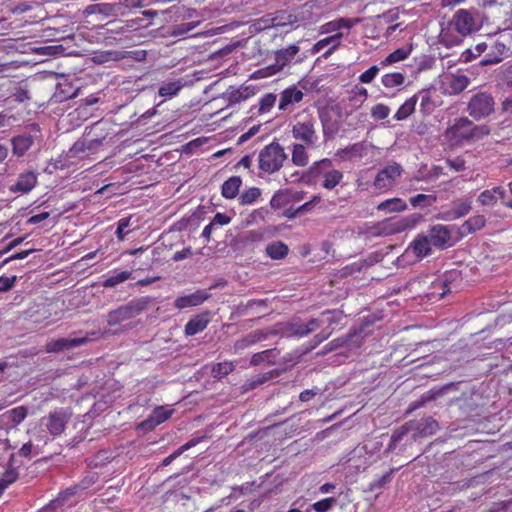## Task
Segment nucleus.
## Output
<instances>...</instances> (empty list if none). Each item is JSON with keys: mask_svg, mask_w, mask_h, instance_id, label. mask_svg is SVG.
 Wrapping results in <instances>:
<instances>
[{"mask_svg": "<svg viewBox=\"0 0 512 512\" xmlns=\"http://www.w3.org/2000/svg\"><path fill=\"white\" fill-rule=\"evenodd\" d=\"M316 126V118L304 110L295 116L291 124L292 137L299 143L306 144L308 148L315 149L319 146L320 139Z\"/></svg>", "mask_w": 512, "mask_h": 512, "instance_id": "f257e3e1", "label": "nucleus"}, {"mask_svg": "<svg viewBox=\"0 0 512 512\" xmlns=\"http://www.w3.org/2000/svg\"><path fill=\"white\" fill-rule=\"evenodd\" d=\"M153 302L154 299L150 296L134 298L117 309L110 311L107 315V323L109 326H114L131 320L147 310Z\"/></svg>", "mask_w": 512, "mask_h": 512, "instance_id": "f03ea898", "label": "nucleus"}, {"mask_svg": "<svg viewBox=\"0 0 512 512\" xmlns=\"http://www.w3.org/2000/svg\"><path fill=\"white\" fill-rule=\"evenodd\" d=\"M300 51L297 44L289 45L286 48L275 52V62L265 68L259 69L252 74L254 79H262L273 76L289 65Z\"/></svg>", "mask_w": 512, "mask_h": 512, "instance_id": "7ed1b4c3", "label": "nucleus"}, {"mask_svg": "<svg viewBox=\"0 0 512 512\" xmlns=\"http://www.w3.org/2000/svg\"><path fill=\"white\" fill-rule=\"evenodd\" d=\"M286 158L284 148L278 143H271L259 153V168L264 172L273 173L282 167Z\"/></svg>", "mask_w": 512, "mask_h": 512, "instance_id": "20e7f679", "label": "nucleus"}, {"mask_svg": "<svg viewBox=\"0 0 512 512\" xmlns=\"http://www.w3.org/2000/svg\"><path fill=\"white\" fill-rule=\"evenodd\" d=\"M309 173L312 176L323 177L322 186L325 189H334L343 179V173L340 170L332 169V162L330 159H322L314 162L309 167Z\"/></svg>", "mask_w": 512, "mask_h": 512, "instance_id": "39448f33", "label": "nucleus"}, {"mask_svg": "<svg viewBox=\"0 0 512 512\" xmlns=\"http://www.w3.org/2000/svg\"><path fill=\"white\" fill-rule=\"evenodd\" d=\"M495 102L493 97L486 92L473 95L468 102L467 112L475 120H481L494 112Z\"/></svg>", "mask_w": 512, "mask_h": 512, "instance_id": "423d86ee", "label": "nucleus"}, {"mask_svg": "<svg viewBox=\"0 0 512 512\" xmlns=\"http://www.w3.org/2000/svg\"><path fill=\"white\" fill-rule=\"evenodd\" d=\"M469 82V78L460 70L455 73H445L439 78L440 89L446 95L461 93L467 88Z\"/></svg>", "mask_w": 512, "mask_h": 512, "instance_id": "0eeeda50", "label": "nucleus"}, {"mask_svg": "<svg viewBox=\"0 0 512 512\" xmlns=\"http://www.w3.org/2000/svg\"><path fill=\"white\" fill-rule=\"evenodd\" d=\"M100 123L94 124L90 131L84 135L81 139L76 141L70 148V154L73 157H82L87 151H93L97 147L101 146L105 137H98L96 131L99 129Z\"/></svg>", "mask_w": 512, "mask_h": 512, "instance_id": "6e6552de", "label": "nucleus"}, {"mask_svg": "<svg viewBox=\"0 0 512 512\" xmlns=\"http://www.w3.org/2000/svg\"><path fill=\"white\" fill-rule=\"evenodd\" d=\"M451 25L461 36H468L480 29L475 17L466 9H460L453 15Z\"/></svg>", "mask_w": 512, "mask_h": 512, "instance_id": "1a4fd4ad", "label": "nucleus"}, {"mask_svg": "<svg viewBox=\"0 0 512 512\" xmlns=\"http://www.w3.org/2000/svg\"><path fill=\"white\" fill-rule=\"evenodd\" d=\"M70 414L64 409L54 410L41 419L47 431L53 436H60L66 428Z\"/></svg>", "mask_w": 512, "mask_h": 512, "instance_id": "9d476101", "label": "nucleus"}, {"mask_svg": "<svg viewBox=\"0 0 512 512\" xmlns=\"http://www.w3.org/2000/svg\"><path fill=\"white\" fill-rule=\"evenodd\" d=\"M484 128L474 126L468 118H460L454 125L448 128L447 133L457 141H460L478 136V132Z\"/></svg>", "mask_w": 512, "mask_h": 512, "instance_id": "9b49d317", "label": "nucleus"}, {"mask_svg": "<svg viewBox=\"0 0 512 512\" xmlns=\"http://www.w3.org/2000/svg\"><path fill=\"white\" fill-rule=\"evenodd\" d=\"M402 168L399 164H392L381 169L374 180V186L378 190H388L394 186L400 177Z\"/></svg>", "mask_w": 512, "mask_h": 512, "instance_id": "f8f14e48", "label": "nucleus"}, {"mask_svg": "<svg viewBox=\"0 0 512 512\" xmlns=\"http://www.w3.org/2000/svg\"><path fill=\"white\" fill-rule=\"evenodd\" d=\"M87 342V337L52 339L46 343L45 352L59 353L65 350H71L73 348L79 347L86 344Z\"/></svg>", "mask_w": 512, "mask_h": 512, "instance_id": "ddd939ff", "label": "nucleus"}, {"mask_svg": "<svg viewBox=\"0 0 512 512\" xmlns=\"http://www.w3.org/2000/svg\"><path fill=\"white\" fill-rule=\"evenodd\" d=\"M428 237L433 246L445 248L452 245V235L448 226L440 224L432 226Z\"/></svg>", "mask_w": 512, "mask_h": 512, "instance_id": "4468645a", "label": "nucleus"}, {"mask_svg": "<svg viewBox=\"0 0 512 512\" xmlns=\"http://www.w3.org/2000/svg\"><path fill=\"white\" fill-rule=\"evenodd\" d=\"M210 297V294L205 290H197L191 294L179 296L174 301V307L182 310L201 305Z\"/></svg>", "mask_w": 512, "mask_h": 512, "instance_id": "2eb2a0df", "label": "nucleus"}, {"mask_svg": "<svg viewBox=\"0 0 512 512\" xmlns=\"http://www.w3.org/2000/svg\"><path fill=\"white\" fill-rule=\"evenodd\" d=\"M303 98L304 92L297 86L292 85L281 92L278 109L286 111L290 106L300 103Z\"/></svg>", "mask_w": 512, "mask_h": 512, "instance_id": "dca6fc26", "label": "nucleus"}, {"mask_svg": "<svg viewBox=\"0 0 512 512\" xmlns=\"http://www.w3.org/2000/svg\"><path fill=\"white\" fill-rule=\"evenodd\" d=\"M369 145L364 142L355 143L351 146L337 150L336 157L341 161H353L361 159L368 153Z\"/></svg>", "mask_w": 512, "mask_h": 512, "instance_id": "f3484780", "label": "nucleus"}, {"mask_svg": "<svg viewBox=\"0 0 512 512\" xmlns=\"http://www.w3.org/2000/svg\"><path fill=\"white\" fill-rule=\"evenodd\" d=\"M341 317L342 314L337 311H325L320 315L319 318L321 326L327 325V327L314 337L315 345L322 343L332 334L333 330L329 329L328 327L335 323H338Z\"/></svg>", "mask_w": 512, "mask_h": 512, "instance_id": "a211bd4d", "label": "nucleus"}, {"mask_svg": "<svg viewBox=\"0 0 512 512\" xmlns=\"http://www.w3.org/2000/svg\"><path fill=\"white\" fill-rule=\"evenodd\" d=\"M471 201L468 199H459L455 201L449 210L441 213V219L452 221L467 215L471 210Z\"/></svg>", "mask_w": 512, "mask_h": 512, "instance_id": "6ab92c4d", "label": "nucleus"}, {"mask_svg": "<svg viewBox=\"0 0 512 512\" xmlns=\"http://www.w3.org/2000/svg\"><path fill=\"white\" fill-rule=\"evenodd\" d=\"M419 221V216L410 215L385 224L384 230L388 234L401 233L407 229H412Z\"/></svg>", "mask_w": 512, "mask_h": 512, "instance_id": "aec40b11", "label": "nucleus"}, {"mask_svg": "<svg viewBox=\"0 0 512 512\" xmlns=\"http://www.w3.org/2000/svg\"><path fill=\"white\" fill-rule=\"evenodd\" d=\"M210 322V313L204 312L191 318L185 325L184 332L187 336H193L205 330Z\"/></svg>", "mask_w": 512, "mask_h": 512, "instance_id": "412c9836", "label": "nucleus"}, {"mask_svg": "<svg viewBox=\"0 0 512 512\" xmlns=\"http://www.w3.org/2000/svg\"><path fill=\"white\" fill-rule=\"evenodd\" d=\"M37 183V176L32 171L21 173L16 183L11 186L12 192L28 193L30 192Z\"/></svg>", "mask_w": 512, "mask_h": 512, "instance_id": "4be33fe9", "label": "nucleus"}, {"mask_svg": "<svg viewBox=\"0 0 512 512\" xmlns=\"http://www.w3.org/2000/svg\"><path fill=\"white\" fill-rule=\"evenodd\" d=\"M431 241L428 236H418L408 247L407 252H412L418 259H422L431 253Z\"/></svg>", "mask_w": 512, "mask_h": 512, "instance_id": "5701e85b", "label": "nucleus"}, {"mask_svg": "<svg viewBox=\"0 0 512 512\" xmlns=\"http://www.w3.org/2000/svg\"><path fill=\"white\" fill-rule=\"evenodd\" d=\"M506 197V191L502 187H494L481 192L478 197V202L484 206H493L496 204L498 199H503L505 201Z\"/></svg>", "mask_w": 512, "mask_h": 512, "instance_id": "b1692460", "label": "nucleus"}, {"mask_svg": "<svg viewBox=\"0 0 512 512\" xmlns=\"http://www.w3.org/2000/svg\"><path fill=\"white\" fill-rule=\"evenodd\" d=\"M342 33H335L332 36L326 37L324 39L316 42L312 48V53H318L323 50L325 47L329 46V49L325 52L324 56L330 55L333 51H335L341 44Z\"/></svg>", "mask_w": 512, "mask_h": 512, "instance_id": "393cba45", "label": "nucleus"}, {"mask_svg": "<svg viewBox=\"0 0 512 512\" xmlns=\"http://www.w3.org/2000/svg\"><path fill=\"white\" fill-rule=\"evenodd\" d=\"M254 94V89L249 86H242L239 88L230 87L226 92L229 105H234L240 103L241 101H245L252 97Z\"/></svg>", "mask_w": 512, "mask_h": 512, "instance_id": "a878e982", "label": "nucleus"}, {"mask_svg": "<svg viewBox=\"0 0 512 512\" xmlns=\"http://www.w3.org/2000/svg\"><path fill=\"white\" fill-rule=\"evenodd\" d=\"M11 142L14 155L21 157L31 148L34 139L30 134L24 133L13 137Z\"/></svg>", "mask_w": 512, "mask_h": 512, "instance_id": "bb28decb", "label": "nucleus"}, {"mask_svg": "<svg viewBox=\"0 0 512 512\" xmlns=\"http://www.w3.org/2000/svg\"><path fill=\"white\" fill-rule=\"evenodd\" d=\"M308 149L304 143H294L291 152L292 163L299 167H305L309 163Z\"/></svg>", "mask_w": 512, "mask_h": 512, "instance_id": "cd10ccee", "label": "nucleus"}, {"mask_svg": "<svg viewBox=\"0 0 512 512\" xmlns=\"http://www.w3.org/2000/svg\"><path fill=\"white\" fill-rule=\"evenodd\" d=\"M355 22L357 20H351V19H345V18H339L330 22H327L323 24L320 27V32L323 34H329V33H339L338 31L345 28L350 29L354 26Z\"/></svg>", "mask_w": 512, "mask_h": 512, "instance_id": "c85d7f7f", "label": "nucleus"}, {"mask_svg": "<svg viewBox=\"0 0 512 512\" xmlns=\"http://www.w3.org/2000/svg\"><path fill=\"white\" fill-rule=\"evenodd\" d=\"M434 94L435 92L431 89L421 90L417 94L420 97V109L422 112L430 114L438 106Z\"/></svg>", "mask_w": 512, "mask_h": 512, "instance_id": "c756f323", "label": "nucleus"}, {"mask_svg": "<svg viewBox=\"0 0 512 512\" xmlns=\"http://www.w3.org/2000/svg\"><path fill=\"white\" fill-rule=\"evenodd\" d=\"M283 17L281 19H278V17L275 18H261L257 21L255 24L257 30L266 29L269 27H276V26H283L286 24H293L297 22V17L289 14L287 16V21H282Z\"/></svg>", "mask_w": 512, "mask_h": 512, "instance_id": "7c9ffc66", "label": "nucleus"}, {"mask_svg": "<svg viewBox=\"0 0 512 512\" xmlns=\"http://www.w3.org/2000/svg\"><path fill=\"white\" fill-rule=\"evenodd\" d=\"M377 209L385 212H401L407 209V204L401 198H391L381 202Z\"/></svg>", "mask_w": 512, "mask_h": 512, "instance_id": "2f4dec72", "label": "nucleus"}, {"mask_svg": "<svg viewBox=\"0 0 512 512\" xmlns=\"http://www.w3.org/2000/svg\"><path fill=\"white\" fill-rule=\"evenodd\" d=\"M418 101V95H414L407 99L397 110L394 118L398 121L404 120L409 117L415 110V106Z\"/></svg>", "mask_w": 512, "mask_h": 512, "instance_id": "473e14b6", "label": "nucleus"}, {"mask_svg": "<svg viewBox=\"0 0 512 512\" xmlns=\"http://www.w3.org/2000/svg\"><path fill=\"white\" fill-rule=\"evenodd\" d=\"M405 82V75L400 72L387 73L382 76L381 83L385 88L392 89L402 86Z\"/></svg>", "mask_w": 512, "mask_h": 512, "instance_id": "72a5a7b5", "label": "nucleus"}, {"mask_svg": "<svg viewBox=\"0 0 512 512\" xmlns=\"http://www.w3.org/2000/svg\"><path fill=\"white\" fill-rule=\"evenodd\" d=\"M485 223L486 219L483 215H475L462 224V231L464 233H473L482 229L485 226Z\"/></svg>", "mask_w": 512, "mask_h": 512, "instance_id": "f704fd0d", "label": "nucleus"}, {"mask_svg": "<svg viewBox=\"0 0 512 512\" xmlns=\"http://www.w3.org/2000/svg\"><path fill=\"white\" fill-rule=\"evenodd\" d=\"M145 6V0H118L114 4L116 11L121 15H124L136 8H142Z\"/></svg>", "mask_w": 512, "mask_h": 512, "instance_id": "c9c22d12", "label": "nucleus"}, {"mask_svg": "<svg viewBox=\"0 0 512 512\" xmlns=\"http://www.w3.org/2000/svg\"><path fill=\"white\" fill-rule=\"evenodd\" d=\"M132 277V272L125 270L121 271L119 273H114L112 275H109L102 283L103 287L105 288H112L117 286L118 284H121L125 282L126 280L130 279Z\"/></svg>", "mask_w": 512, "mask_h": 512, "instance_id": "e433bc0d", "label": "nucleus"}, {"mask_svg": "<svg viewBox=\"0 0 512 512\" xmlns=\"http://www.w3.org/2000/svg\"><path fill=\"white\" fill-rule=\"evenodd\" d=\"M244 47H245L246 51L241 53V55L244 58L260 60L263 53L260 49L259 41H256V40L248 41L247 40L245 42Z\"/></svg>", "mask_w": 512, "mask_h": 512, "instance_id": "4c0bfd02", "label": "nucleus"}, {"mask_svg": "<svg viewBox=\"0 0 512 512\" xmlns=\"http://www.w3.org/2000/svg\"><path fill=\"white\" fill-rule=\"evenodd\" d=\"M410 54V49L407 48H399L392 53H390L385 59H383L380 63L382 67H386L393 63L405 60Z\"/></svg>", "mask_w": 512, "mask_h": 512, "instance_id": "58836bf2", "label": "nucleus"}, {"mask_svg": "<svg viewBox=\"0 0 512 512\" xmlns=\"http://www.w3.org/2000/svg\"><path fill=\"white\" fill-rule=\"evenodd\" d=\"M182 88H183V84L181 81L169 82V83L162 85L159 88L158 94L161 97L171 98L173 96H176Z\"/></svg>", "mask_w": 512, "mask_h": 512, "instance_id": "ea45409f", "label": "nucleus"}, {"mask_svg": "<svg viewBox=\"0 0 512 512\" xmlns=\"http://www.w3.org/2000/svg\"><path fill=\"white\" fill-rule=\"evenodd\" d=\"M266 252L272 259H282L287 255L288 247L283 242H274L267 246Z\"/></svg>", "mask_w": 512, "mask_h": 512, "instance_id": "a19ab883", "label": "nucleus"}, {"mask_svg": "<svg viewBox=\"0 0 512 512\" xmlns=\"http://www.w3.org/2000/svg\"><path fill=\"white\" fill-rule=\"evenodd\" d=\"M291 201V192L288 190H280L276 192L270 200V205L274 209H279L287 205Z\"/></svg>", "mask_w": 512, "mask_h": 512, "instance_id": "79ce46f5", "label": "nucleus"}, {"mask_svg": "<svg viewBox=\"0 0 512 512\" xmlns=\"http://www.w3.org/2000/svg\"><path fill=\"white\" fill-rule=\"evenodd\" d=\"M174 413L173 409H169L166 406H156L151 416L154 418L156 424L160 425L167 421Z\"/></svg>", "mask_w": 512, "mask_h": 512, "instance_id": "37998d69", "label": "nucleus"}, {"mask_svg": "<svg viewBox=\"0 0 512 512\" xmlns=\"http://www.w3.org/2000/svg\"><path fill=\"white\" fill-rule=\"evenodd\" d=\"M260 195L261 191L259 188L251 187L240 194L239 202L241 205H251L260 197Z\"/></svg>", "mask_w": 512, "mask_h": 512, "instance_id": "c03bdc74", "label": "nucleus"}, {"mask_svg": "<svg viewBox=\"0 0 512 512\" xmlns=\"http://www.w3.org/2000/svg\"><path fill=\"white\" fill-rule=\"evenodd\" d=\"M224 225V214L217 213L211 223H209L207 226H205L202 236L207 239L209 242L211 240V234L212 231L221 228Z\"/></svg>", "mask_w": 512, "mask_h": 512, "instance_id": "a18cd8bd", "label": "nucleus"}, {"mask_svg": "<svg viewBox=\"0 0 512 512\" xmlns=\"http://www.w3.org/2000/svg\"><path fill=\"white\" fill-rule=\"evenodd\" d=\"M131 217H123L117 222L116 237L119 241H123L128 234L132 231L130 227Z\"/></svg>", "mask_w": 512, "mask_h": 512, "instance_id": "49530a36", "label": "nucleus"}, {"mask_svg": "<svg viewBox=\"0 0 512 512\" xmlns=\"http://www.w3.org/2000/svg\"><path fill=\"white\" fill-rule=\"evenodd\" d=\"M436 201L435 195L418 194L410 199L413 207H429Z\"/></svg>", "mask_w": 512, "mask_h": 512, "instance_id": "de8ad7c7", "label": "nucleus"}, {"mask_svg": "<svg viewBox=\"0 0 512 512\" xmlns=\"http://www.w3.org/2000/svg\"><path fill=\"white\" fill-rule=\"evenodd\" d=\"M277 96L273 93H267L259 99V112L268 113L275 105Z\"/></svg>", "mask_w": 512, "mask_h": 512, "instance_id": "09e8293b", "label": "nucleus"}, {"mask_svg": "<svg viewBox=\"0 0 512 512\" xmlns=\"http://www.w3.org/2000/svg\"><path fill=\"white\" fill-rule=\"evenodd\" d=\"M242 180L240 177L234 176L226 180V198H234L241 187Z\"/></svg>", "mask_w": 512, "mask_h": 512, "instance_id": "8fccbe9b", "label": "nucleus"}, {"mask_svg": "<svg viewBox=\"0 0 512 512\" xmlns=\"http://www.w3.org/2000/svg\"><path fill=\"white\" fill-rule=\"evenodd\" d=\"M98 480L97 473H89L88 475L84 476L80 482L73 488V491L71 494H74L76 490H85L91 487L94 483H96Z\"/></svg>", "mask_w": 512, "mask_h": 512, "instance_id": "3c124183", "label": "nucleus"}, {"mask_svg": "<svg viewBox=\"0 0 512 512\" xmlns=\"http://www.w3.org/2000/svg\"><path fill=\"white\" fill-rule=\"evenodd\" d=\"M335 503L336 499L333 497H329L315 502L314 504L311 505L310 508L315 510L316 512H327L332 508V506Z\"/></svg>", "mask_w": 512, "mask_h": 512, "instance_id": "603ef678", "label": "nucleus"}, {"mask_svg": "<svg viewBox=\"0 0 512 512\" xmlns=\"http://www.w3.org/2000/svg\"><path fill=\"white\" fill-rule=\"evenodd\" d=\"M19 477V473L14 468H8L5 470V472L2 474L0 478V483L4 484L5 487H9L11 484L17 481Z\"/></svg>", "mask_w": 512, "mask_h": 512, "instance_id": "864d4df0", "label": "nucleus"}, {"mask_svg": "<svg viewBox=\"0 0 512 512\" xmlns=\"http://www.w3.org/2000/svg\"><path fill=\"white\" fill-rule=\"evenodd\" d=\"M390 109L387 105L379 103L372 107L371 116L377 120H383L388 117Z\"/></svg>", "mask_w": 512, "mask_h": 512, "instance_id": "5fc2aeb1", "label": "nucleus"}, {"mask_svg": "<svg viewBox=\"0 0 512 512\" xmlns=\"http://www.w3.org/2000/svg\"><path fill=\"white\" fill-rule=\"evenodd\" d=\"M10 418L15 424L21 423L27 416V409L24 406H18L9 411Z\"/></svg>", "mask_w": 512, "mask_h": 512, "instance_id": "6e6d98bb", "label": "nucleus"}, {"mask_svg": "<svg viewBox=\"0 0 512 512\" xmlns=\"http://www.w3.org/2000/svg\"><path fill=\"white\" fill-rule=\"evenodd\" d=\"M321 201V198L320 196L318 195H315L312 197L311 200L305 202L303 205L299 206L297 209H296V212H298V214L300 215H304L308 212H310L313 208H315Z\"/></svg>", "mask_w": 512, "mask_h": 512, "instance_id": "4d7b16f0", "label": "nucleus"}, {"mask_svg": "<svg viewBox=\"0 0 512 512\" xmlns=\"http://www.w3.org/2000/svg\"><path fill=\"white\" fill-rule=\"evenodd\" d=\"M321 326L320 318H312L305 323V330H297V336L303 337L315 331Z\"/></svg>", "mask_w": 512, "mask_h": 512, "instance_id": "13d9d810", "label": "nucleus"}, {"mask_svg": "<svg viewBox=\"0 0 512 512\" xmlns=\"http://www.w3.org/2000/svg\"><path fill=\"white\" fill-rule=\"evenodd\" d=\"M431 284L433 291L428 294L430 297L437 295L439 298H443L444 295L448 292L444 281L434 280L431 282Z\"/></svg>", "mask_w": 512, "mask_h": 512, "instance_id": "bf43d9fd", "label": "nucleus"}, {"mask_svg": "<svg viewBox=\"0 0 512 512\" xmlns=\"http://www.w3.org/2000/svg\"><path fill=\"white\" fill-rule=\"evenodd\" d=\"M378 72H379V67L374 65V66L370 67L368 70H366L365 72H363L359 76V80L362 83L369 84L377 76Z\"/></svg>", "mask_w": 512, "mask_h": 512, "instance_id": "052dcab7", "label": "nucleus"}, {"mask_svg": "<svg viewBox=\"0 0 512 512\" xmlns=\"http://www.w3.org/2000/svg\"><path fill=\"white\" fill-rule=\"evenodd\" d=\"M259 131V126H253L251 127L247 132H244L242 133L237 139H236V142H235V145L236 146H240V145H243L244 143H246L249 139H251V137H253L254 135H256Z\"/></svg>", "mask_w": 512, "mask_h": 512, "instance_id": "680f3d73", "label": "nucleus"}, {"mask_svg": "<svg viewBox=\"0 0 512 512\" xmlns=\"http://www.w3.org/2000/svg\"><path fill=\"white\" fill-rule=\"evenodd\" d=\"M16 282V276L7 277V276H1L0 277V292H6L9 291Z\"/></svg>", "mask_w": 512, "mask_h": 512, "instance_id": "e2e57ef3", "label": "nucleus"}, {"mask_svg": "<svg viewBox=\"0 0 512 512\" xmlns=\"http://www.w3.org/2000/svg\"><path fill=\"white\" fill-rule=\"evenodd\" d=\"M14 100L18 103H23L30 99L29 91L26 88L18 87L13 93Z\"/></svg>", "mask_w": 512, "mask_h": 512, "instance_id": "0e129e2a", "label": "nucleus"}, {"mask_svg": "<svg viewBox=\"0 0 512 512\" xmlns=\"http://www.w3.org/2000/svg\"><path fill=\"white\" fill-rule=\"evenodd\" d=\"M35 251H36V249L30 248L27 250L17 252L15 254L11 255L10 257L6 258L3 263L6 264V263H9L14 260L25 259L26 257H28L30 254L34 253Z\"/></svg>", "mask_w": 512, "mask_h": 512, "instance_id": "69168bd1", "label": "nucleus"}, {"mask_svg": "<svg viewBox=\"0 0 512 512\" xmlns=\"http://www.w3.org/2000/svg\"><path fill=\"white\" fill-rule=\"evenodd\" d=\"M198 24H199V21L179 24L176 27L175 34H178V35L186 34V33L190 32L192 29H194Z\"/></svg>", "mask_w": 512, "mask_h": 512, "instance_id": "338daca9", "label": "nucleus"}, {"mask_svg": "<svg viewBox=\"0 0 512 512\" xmlns=\"http://www.w3.org/2000/svg\"><path fill=\"white\" fill-rule=\"evenodd\" d=\"M198 24H199V21L179 24L176 27L175 34H178V35L186 34V33L190 32L192 29H194Z\"/></svg>", "mask_w": 512, "mask_h": 512, "instance_id": "774afa93", "label": "nucleus"}]
</instances>
